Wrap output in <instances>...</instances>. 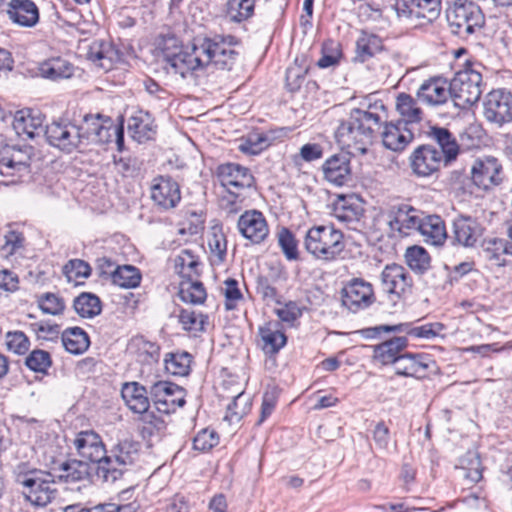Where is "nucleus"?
<instances>
[{"instance_id": "obj_1", "label": "nucleus", "mask_w": 512, "mask_h": 512, "mask_svg": "<svg viewBox=\"0 0 512 512\" xmlns=\"http://www.w3.org/2000/svg\"><path fill=\"white\" fill-rule=\"evenodd\" d=\"M236 43L235 37L231 35L195 38L191 47H182L165 61L166 69L182 78L208 65L221 70H231L238 56V52L233 48Z\"/></svg>"}, {"instance_id": "obj_2", "label": "nucleus", "mask_w": 512, "mask_h": 512, "mask_svg": "<svg viewBox=\"0 0 512 512\" xmlns=\"http://www.w3.org/2000/svg\"><path fill=\"white\" fill-rule=\"evenodd\" d=\"M303 246L314 259L331 262L343 252L344 236L332 225H317L306 231Z\"/></svg>"}, {"instance_id": "obj_3", "label": "nucleus", "mask_w": 512, "mask_h": 512, "mask_svg": "<svg viewBox=\"0 0 512 512\" xmlns=\"http://www.w3.org/2000/svg\"><path fill=\"white\" fill-rule=\"evenodd\" d=\"M215 176L228 194L221 197L220 205L222 209L231 214L236 213L239 210L240 192L254 184V176L247 167L233 162L218 165Z\"/></svg>"}, {"instance_id": "obj_4", "label": "nucleus", "mask_w": 512, "mask_h": 512, "mask_svg": "<svg viewBox=\"0 0 512 512\" xmlns=\"http://www.w3.org/2000/svg\"><path fill=\"white\" fill-rule=\"evenodd\" d=\"M15 481L21 487L24 499L34 506L45 507L57 495L55 481L49 472L38 469L23 471L18 467Z\"/></svg>"}, {"instance_id": "obj_5", "label": "nucleus", "mask_w": 512, "mask_h": 512, "mask_svg": "<svg viewBox=\"0 0 512 512\" xmlns=\"http://www.w3.org/2000/svg\"><path fill=\"white\" fill-rule=\"evenodd\" d=\"M140 443L133 440H122L115 444L96 467V475L103 482H115L138 459Z\"/></svg>"}, {"instance_id": "obj_6", "label": "nucleus", "mask_w": 512, "mask_h": 512, "mask_svg": "<svg viewBox=\"0 0 512 512\" xmlns=\"http://www.w3.org/2000/svg\"><path fill=\"white\" fill-rule=\"evenodd\" d=\"M446 17L451 32L461 38H467L485 23L481 8L471 1H455Z\"/></svg>"}, {"instance_id": "obj_7", "label": "nucleus", "mask_w": 512, "mask_h": 512, "mask_svg": "<svg viewBox=\"0 0 512 512\" xmlns=\"http://www.w3.org/2000/svg\"><path fill=\"white\" fill-rule=\"evenodd\" d=\"M481 85L482 75L472 64H467L464 69L456 72L449 83L455 106L466 108L475 104L482 94Z\"/></svg>"}, {"instance_id": "obj_8", "label": "nucleus", "mask_w": 512, "mask_h": 512, "mask_svg": "<svg viewBox=\"0 0 512 512\" xmlns=\"http://www.w3.org/2000/svg\"><path fill=\"white\" fill-rule=\"evenodd\" d=\"M393 8L400 19L423 26L440 16L441 0H394Z\"/></svg>"}, {"instance_id": "obj_9", "label": "nucleus", "mask_w": 512, "mask_h": 512, "mask_svg": "<svg viewBox=\"0 0 512 512\" xmlns=\"http://www.w3.org/2000/svg\"><path fill=\"white\" fill-rule=\"evenodd\" d=\"M44 135L51 146L66 153L82 146L80 128L70 121H53L46 125Z\"/></svg>"}, {"instance_id": "obj_10", "label": "nucleus", "mask_w": 512, "mask_h": 512, "mask_svg": "<svg viewBox=\"0 0 512 512\" xmlns=\"http://www.w3.org/2000/svg\"><path fill=\"white\" fill-rule=\"evenodd\" d=\"M484 116L487 121L502 126L512 121V93L500 88L490 91L484 99Z\"/></svg>"}, {"instance_id": "obj_11", "label": "nucleus", "mask_w": 512, "mask_h": 512, "mask_svg": "<svg viewBox=\"0 0 512 512\" xmlns=\"http://www.w3.org/2000/svg\"><path fill=\"white\" fill-rule=\"evenodd\" d=\"M31 147L3 146L0 148V175L21 177L29 173Z\"/></svg>"}, {"instance_id": "obj_12", "label": "nucleus", "mask_w": 512, "mask_h": 512, "mask_svg": "<svg viewBox=\"0 0 512 512\" xmlns=\"http://www.w3.org/2000/svg\"><path fill=\"white\" fill-rule=\"evenodd\" d=\"M150 395L155 408L161 413L170 414L185 404V390L171 382L154 383Z\"/></svg>"}, {"instance_id": "obj_13", "label": "nucleus", "mask_w": 512, "mask_h": 512, "mask_svg": "<svg viewBox=\"0 0 512 512\" xmlns=\"http://www.w3.org/2000/svg\"><path fill=\"white\" fill-rule=\"evenodd\" d=\"M150 197L160 209H173L181 201L180 186L171 176H156L151 181Z\"/></svg>"}, {"instance_id": "obj_14", "label": "nucleus", "mask_w": 512, "mask_h": 512, "mask_svg": "<svg viewBox=\"0 0 512 512\" xmlns=\"http://www.w3.org/2000/svg\"><path fill=\"white\" fill-rule=\"evenodd\" d=\"M423 212L407 205H392L386 212L387 224L394 232L408 236L412 231H417Z\"/></svg>"}, {"instance_id": "obj_15", "label": "nucleus", "mask_w": 512, "mask_h": 512, "mask_svg": "<svg viewBox=\"0 0 512 512\" xmlns=\"http://www.w3.org/2000/svg\"><path fill=\"white\" fill-rule=\"evenodd\" d=\"M374 301L373 286L363 279H352L342 290V303L353 313L368 308Z\"/></svg>"}, {"instance_id": "obj_16", "label": "nucleus", "mask_w": 512, "mask_h": 512, "mask_svg": "<svg viewBox=\"0 0 512 512\" xmlns=\"http://www.w3.org/2000/svg\"><path fill=\"white\" fill-rule=\"evenodd\" d=\"M471 173L473 183L483 190L500 185L504 177L501 163L493 156L475 160Z\"/></svg>"}, {"instance_id": "obj_17", "label": "nucleus", "mask_w": 512, "mask_h": 512, "mask_svg": "<svg viewBox=\"0 0 512 512\" xmlns=\"http://www.w3.org/2000/svg\"><path fill=\"white\" fill-rule=\"evenodd\" d=\"M351 114L371 141L380 135L381 129L388 119L387 108L382 101L369 103L366 109H354Z\"/></svg>"}, {"instance_id": "obj_18", "label": "nucleus", "mask_w": 512, "mask_h": 512, "mask_svg": "<svg viewBox=\"0 0 512 512\" xmlns=\"http://www.w3.org/2000/svg\"><path fill=\"white\" fill-rule=\"evenodd\" d=\"M412 278L405 267L398 264H388L381 273V286L385 293L397 300L411 292Z\"/></svg>"}, {"instance_id": "obj_19", "label": "nucleus", "mask_w": 512, "mask_h": 512, "mask_svg": "<svg viewBox=\"0 0 512 512\" xmlns=\"http://www.w3.org/2000/svg\"><path fill=\"white\" fill-rule=\"evenodd\" d=\"M77 454L85 461L100 466L102 459L106 458L107 451L101 436L93 430L81 431L73 440Z\"/></svg>"}, {"instance_id": "obj_20", "label": "nucleus", "mask_w": 512, "mask_h": 512, "mask_svg": "<svg viewBox=\"0 0 512 512\" xmlns=\"http://www.w3.org/2000/svg\"><path fill=\"white\" fill-rule=\"evenodd\" d=\"M416 97L428 107H440L451 98L449 83L442 77H431L422 82L416 91Z\"/></svg>"}, {"instance_id": "obj_21", "label": "nucleus", "mask_w": 512, "mask_h": 512, "mask_svg": "<svg viewBox=\"0 0 512 512\" xmlns=\"http://www.w3.org/2000/svg\"><path fill=\"white\" fill-rule=\"evenodd\" d=\"M240 234L253 244H261L269 235V226L265 216L258 210L245 211L238 219Z\"/></svg>"}, {"instance_id": "obj_22", "label": "nucleus", "mask_w": 512, "mask_h": 512, "mask_svg": "<svg viewBox=\"0 0 512 512\" xmlns=\"http://www.w3.org/2000/svg\"><path fill=\"white\" fill-rule=\"evenodd\" d=\"M335 137L339 145L348 149H353L362 154L366 153L367 147L372 143L364 130L360 128L353 115L348 121L342 122L336 132Z\"/></svg>"}, {"instance_id": "obj_23", "label": "nucleus", "mask_w": 512, "mask_h": 512, "mask_svg": "<svg viewBox=\"0 0 512 512\" xmlns=\"http://www.w3.org/2000/svg\"><path fill=\"white\" fill-rule=\"evenodd\" d=\"M410 160L413 172L422 177L432 175L444 164L441 153L432 145H422L416 148Z\"/></svg>"}, {"instance_id": "obj_24", "label": "nucleus", "mask_w": 512, "mask_h": 512, "mask_svg": "<svg viewBox=\"0 0 512 512\" xmlns=\"http://www.w3.org/2000/svg\"><path fill=\"white\" fill-rule=\"evenodd\" d=\"M86 57L96 67L110 71L121 61V53L110 41L97 39L91 42Z\"/></svg>"}, {"instance_id": "obj_25", "label": "nucleus", "mask_w": 512, "mask_h": 512, "mask_svg": "<svg viewBox=\"0 0 512 512\" xmlns=\"http://www.w3.org/2000/svg\"><path fill=\"white\" fill-rule=\"evenodd\" d=\"M402 121L386 122L380 133L383 145L392 151H403L414 139L413 132Z\"/></svg>"}, {"instance_id": "obj_26", "label": "nucleus", "mask_w": 512, "mask_h": 512, "mask_svg": "<svg viewBox=\"0 0 512 512\" xmlns=\"http://www.w3.org/2000/svg\"><path fill=\"white\" fill-rule=\"evenodd\" d=\"M481 224L470 216H459L453 221V240L463 247H473L482 236Z\"/></svg>"}, {"instance_id": "obj_27", "label": "nucleus", "mask_w": 512, "mask_h": 512, "mask_svg": "<svg viewBox=\"0 0 512 512\" xmlns=\"http://www.w3.org/2000/svg\"><path fill=\"white\" fill-rule=\"evenodd\" d=\"M433 361L426 354L405 353L394 364L395 373L405 377L423 378Z\"/></svg>"}, {"instance_id": "obj_28", "label": "nucleus", "mask_w": 512, "mask_h": 512, "mask_svg": "<svg viewBox=\"0 0 512 512\" xmlns=\"http://www.w3.org/2000/svg\"><path fill=\"white\" fill-rule=\"evenodd\" d=\"M44 116L39 111L22 109L16 112L13 120V128L19 136L33 139L40 136L43 129Z\"/></svg>"}, {"instance_id": "obj_29", "label": "nucleus", "mask_w": 512, "mask_h": 512, "mask_svg": "<svg viewBox=\"0 0 512 512\" xmlns=\"http://www.w3.org/2000/svg\"><path fill=\"white\" fill-rule=\"evenodd\" d=\"M7 14L13 23L22 27H33L39 21V9L32 0H10Z\"/></svg>"}, {"instance_id": "obj_30", "label": "nucleus", "mask_w": 512, "mask_h": 512, "mask_svg": "<svg viewBox=\"0 0 512 512\" xmlns=\"http://www.w3.org/2000/svg\"><path fill=\"white\" fill-rule=\"evenodd\" d=\"M325 179L336 185L343 186L351 180L350 158L344 154L331 156L323 164Z\"/></svg>"}, {"instance_id": "obj_31", "label": "nucleus", "mask_w": 512, "mask_h": 512, "mask_svg": "<svg viewBox=\"0 0 512 512\" xmlns=\"http://www.w3.org/2000/svg\"><path fill=\"white\" fill-rule=\"evenodd\" d=\"M258 333L261 348L266 355H276L287 343V337L277 321H269L260 326Z\"/></svg>"}, {"instance_id": "obj_32", "label": "nucleus", "mask_w": 512, "mask_h": 512, "mask_svg": "<svg viewBox=\"0 0 512 512\" xmlns=\"http://www.w3.org/2000/svg\"><path fill=\"white\" fill-rule=\"evenodd\" d=\"M428 136L433 140L441 149V158L444 160V165H449L452 161L456 160L460 146L455 136L444 127L432 126L428 132Z\"/></svg>"}, {"instance_id": "obj_33", "label": "nucleus", "mask_w": 512, "mask_h": 512, "mask_svg": "<svg viewBox=\"0 0 512 512\" xmlns=\"http://www.w3.org/2000/svg\"><path fill=\"white\" fill-rule=\"evenodd\" d=\"M121 396L127 407L134 413H145L150 407L146 388L137 382L123 384Z\"/></svg>"}, {"instance_id": "obj_34", "label": "nucleus", "mask_w": 512, "mask_h": 512, "mask_svg": "<svg viewBox=\"0 0 512 512\" xmlns=\"http://www.w3.org/2000/svg\"><path fill=\"white\" fill-rule=\"evenodd\" d=\"M418 232L425 238L427 243L441 245L447 238L444 220L438 215H422Z\"/></svg>"}, {"instance_id": "obj_35", "label": "nucleus", "mask_w": 512, "mask_h": 512, "mask_svg": "<svg viewBox=\"0 0 512 512\" xmlns=\"http://www.w3.org/2000/svg\"><path fill=\"white\" fill-rule=\"evenodd\" d=\"M408 344L407 337L399 336L376 345L373 350V357L382 365L395 364L402 354L401 351Z\"/></svg>"}, {"instance_id": "obj_36", "label": "nucleus", "mask_w": 512, "mask_h": 512, "mask_svg": "<svg viewBox=\"0 0 512 512\" xmlns=\"http://www.w3.org/2000/svg\"><path fill=\"white\" fill-rule=\"evenodd\" d=\"M39 74L50 80L68 79L73 76L75 67L62 57H52L39 64Z\"/></svg>"}, {"instance_id": "obj_37", "label": "nucleus", "mask_w": 512, "mask_h": 512, "mask_svg": "<svg viewBox=\"0 0 512 512\" xmlns=\"http://www.w3.org/2000/svg\"><path fill=\"white\" fill-rule=\"evenodd\" d=\"M419 100L407 93H399L396 97L395 107L405 124L419 123L423 119V111L419 106Z\"/></svg>"}, {"instance_id": "obj_38", "label": "nucleus", "mask_w": 512, "mask_h": 512, "mask_svg": "<svg viewBox=\"0 0 512 512\" xmlns=\"http://www.w3.org/2000/svg\"><path fill=\"white\" fill-rule=\"evenodd\" d=\"M156 126L149 113L140 111L128 120V129L131 136L138 143L153 139L156 134Z\"/></svg>"}, {"instance_id": "obj_39", "label": "nucleus", "mask_w": 512, "mask_h": 512, "mask_svg": "<svg viewBox=\"0 0 512 512\" xmlns=\"http://www.w3.org/2000/svg\"><path fill=\"white\" fill-rule=\"evenodd\" d=\"M394 330L412 338L431 340L439 336L443 337L442 332L445 330V325L440 322H430L415 326L413 323L406 322L396 324Z\"/></svg>"}, {"instance_id": "obj_40", "label": "nucleus", "mask_w": 512, "mask_h": 512, "mask_svg": "<svg viewBox=\"0 0 512 512\" xmlns=\"http://www.w3.org/2000/svg\"><path fill=\"white\" fill-rule=\"evenodd\" d=\"M485 257L497 266L505 265V256L512 254V247L507 240L498 237H488L483 241Z\"/></svg>"}, {"instance_id": "obj_41", "label": "nucleus", "mask_w": 512, "mask_h": 512, "mask_svg": "<svg viewBox=\"0 0 512 512\" xmlns=\"http://www.w3.org/2000/svg\"><path fill=\"white\" fill-rule=\"evenodd\" d=\"M383 50V41L375 34L363 31L356 41V55L361 62L369 60Z\"/></svg>"}, {"instance_id": "obj_42", "label": "nucleus", "mask_w": 512, "mask_h": 512, "mask_svg": "<svg viewBox=\"0 0 512 512\" xmlns=\"http://www.w3.org/2000/svg\"><path fill=\"white\" fill-rule=\"evenodd\" d=\"M61 338L65 349L75 355L84 353L90 345L87 333L80 327L67 328Z\"/></svg>"}, {"instance_id": "obj_43", "label": "nucleus", "mask_w": 512, "mask_h": 512, "mask_svg": "<svg viewBox=\"0 0 512 512\" xmlns=\"http://www.w3.org/2000/svg\"><path fill=\"white\" fill-rule=\"evenodd\" d=\"M175 270L183 279H193L200 274L199 258L189 249H183L175 257Z\"/></svg>"}, {"instance_id": "obj_44", "label": "nucleus", "mask_w": 512, "mask_h": 512, "mask_svg": "<svg viewBox=\"0 0 512 512\" xmlns=\"http://www.w3.org/2000/svg\"><path fill=\"white\" fill-rule=\"evenodd\" d=\"M90 466L84 460L72 459L60 465L59 479L66 483H75L88 479Z\"/></svg>"}, {"instance_id": "obj_45", "label": "nucleus", "mask_w": 512, "mask_h": 512, "mask_svg": "<svg viewBox=\"0 0 512 512\" xmlns=\"http://www.w3.org/2000/svg\"><path fill=\"white\" fill-rule=\"evenodd\" d=\"M130 349H135L136 360L142 364L152 365L158 362L160 357L159 346L143 338L133 340Z\"/></svg>"}, {"instance_id": "obj_46", "label": "nucleus", "mask_w": 512, "mask_h": 512, "mask_svg": "<svg viewBox=\"0 0 512 512\" xmlns=\"http://www.w3.org/2000/svg\"><path fill=\"white\" fill-rule=\"evenodd\" d=\"M335 217L345 223L359 221L363 208L353 198L340 199L334 209Z\"/></svg>"}, {"instance_id": "obj_47", "label": "nucleus", "mask_w": 512, "mask_h": 512, "mask_svg": "<svg viewBox=\"0 0 512 512\" xmlns=\"http://www.w3.org/2000/svg\"><path fill=\"white\" fill-rule=\"evenodd\" d=\"M142 274L133 265H122L114 271L113 284L126 289L136 288L140 285Z\"/></svg>"}, {"instance_id": "obj_48", "label": "nucleus", "mask_w": 512, "mask_h": 512, "mask_svg": "<svg viewBox=\"0 0 512 512\" xmlns=\"http://www.w3.org/2000/svg\"><path fill=\"white\" fill-rule=\"evenodd\" d=\"M179 296L186 303L202 304L206 300L207 293L201 282L183 279L180 283Z\"/></svg>"}, {"instance_id": "obj_49", "label": "nucleus", "mask_w": 512, "mask_h": 512, "mask_svg": "<svg viewBox=\"0 0 512 512\" xmlns=\"http://www.w3.org/2000/svg\"><path fill=\"white\" fill-rule=\"evenodd\" d=\"M74 309L83 318H93L101 312V302L93 294L82 293L75 298Z\"/></svg>"}, {"instance_id": "obj_50", "label": "nucleus", "mask_w": 512, "mask_h": 512, "mask_svg": "<svg viewBox=\"0 0 512 512\" xmlns=\"http://www.w3.org/2000/svg\"><path fill=\"white\" fill-rule=\"evenodd\" d=\"M165 369L174 376H186L190 372L192 356L187 352L169 354L165 360Z\"/></svg>"}, {"instance_id": "obj_51", "label": "nucleus", "mask_w": 512, "mask_h": 512, "mask_svg": "<svg viewBox=\"0 0 512 512\" xmlns=\"http://www.w3.org/2000/svg\"><path fill=\"white\" fill-rule=\"evenodd\" d=\"M178 320L183 329L190 332H203L208 324V316L192 309H182Z\"/></svg>"}, {"instance_id": "obj_52", "label": "nucleus", "mask_w": 512, "mask_h": 512, "mask_svg": "<svg viewBox=\"0 0 512 512\" xmlns=\"http://www.w3.org/2000/svg\"><path fill=\"white\" fill-rule=\"evenodd\" d=\"M407 265L416 273L423 274L430 268V256L428 252L420 246L407 248L405 253Z\"/></svg>"}, {"instance_id": "obj_53", "label": "nucleus", "mask_w": 512, "mask_h": 512, "mask_svg": "<svg viewBox=\"0 0 512 512\" xmlns=\"http://www.w3.org/2000/svg\"><path fill=\"white\" fill-rule=\"evenodd\" d=\"M341 58L340 43L329 39L322 44L321 57L317 61V66L322 69L334 67L340 63Z\"/></svg>"}, {"instance_id": "obj_54", "label": "nucleus", "mask_w": 512, "mask_h": 512, "mask_svg": "<svg viewBox=\"0 0 512 512\" xmlns=\"http://www.w3.org/2000/svg\"><path fill=\"white\" fill-rule=\"evenodd\" d=\"M255 0H228L227 16L233 22H242L254 13Z\"/></svg>"}, {"instance_id": "obj_55", "label": "nucleus", "mask_w": 512, "mask_h": 512, "mask_svg": "<svg viewBox=\"0 0 512 512\" xmlns=\"http://www.w3.org/2000/svg\"><path fill=\"white\" fill-rule=\"evenodd\" d=\"M26 367L35 372L46 375L52 366V358L49 352L42 349H35L25 358Z\"/></svg>"}, {"instance_id": "obj_56", "label": "nucleus", "mask_w": 512, "mask_h": 512, "mask_svg": "<svg viewBox=\"0 0 512 512\" xmlns=\"http://www.w3.org/2000/svg\"><path fill=\"white\" fill-rule=\"evenodd\" d=\"M183 47L181 41L174 34H161L155 39V48L158 56L165 62Z\"/></svg>"}, {"instance_id": "obj_57", "label": "nucleus", "mask_w": 512, "mask_h": 512, "mask_svg": "<svg viewBox=\"0 0 512 512\" xmlns=\"http://www.w3.org/2000/svg\"><path fill=\"white\" fill-rule=\"evenodd\" d=\"M221 290L225 297L224 306L228 311L237 309L239 304L244 301L243 293L236 279H226Z\"/></svg>"}, {"instance_id": "obj_58", "label": "nucleus", "mask_w": 512, "mask_h": 512, "mask_svg": "<svg viewBox=\"0 0 512 512\" xmlns=\"http://www.w3.org/2000/svg\"><path fill=\"white\" fill-rule=\"evenodd\" d=\"M278 245L289 261L299 260L298 241L288 228H282L277 234Z\"/></svg>"}, {"instance_id": "obj_59", "label": "nucleus", "mask_w": 512, "mask_h": 512, "mask_svg": "<svg viewBox=\"0 0 512 512\" xmlns=\"http://www.w3.org/2000/svg\"><path fill=\"white\" fill-rule=\"evenodd\" d=\"M62 271L67 281L75 284H77L80 279L88 278L91 274L89 264L80 259L69 260L63 266Z\"/></svg>"}, {"instance_id": "obj_60", "label": "nucleus", "mask_w": 512, "mask_h": 512, "mask_svg": "<svg viewBox=\"0 0 512 512\" xmlns=\"http://www.w3.org/2000/svg\"><path fill=\"white\" fill-rule=\"evenodd\" d=\"M250 398L243 392L238 393L227 406L225 419L230 422L239 421L250 410Z\"/></svg>"}, {"instance_id": "obj_61", "label": "nucleus", "mask_w": 512, "mask_h": 512, "mask_svg": "<svg viewBox=\"0 0 512 512\" xmlns=\"http://www.w3.org/2000/svg\"><path fill=\"white\" fill-rule=\"evenodd\" d=\"M270 146L267 135L263 133H252L240 144L239 149L245 154L257 155Z\"/></svg>"}, {"instance_id": "obj_62", "label": "nucleus", "mask_w": 512, "mask_h": 512, "mask_svg": "<svg viewBox=\"0 0 512 512\" xmlns=\"http://www.w3.org/2000/svg\"><path fill=\"white\" fill-rule=\"evenodd\" d=\"M219 443V435L215 430L204 428L193 438V449L202 453L209 452Z\"/></svg>"}, {"instance_id": "obj_63", "label": "nucleus", "mask_w": 512, "mask_h": 512, "mask_svg": "<svg viewBox=\"0 0 512 512\" xmlns=\"http://www.w3.org/2000/svg\"><path fill=\"white\" fill-rule=\"evenodd\" d=\"M208 246L214 258V262L222 263L227 252V240L221 230H214L208 238Z\"/></svg>"}, {"instance_id": "obj_64", "label": "nucleus", "mask_w": 512, "mask_h": 512, "mask_svg": "<svg viewBox=\"0 0 512 512\" xmlns=\"http://www.w3.org/2000/svg\"><path fill=\"white\" fill-rule=\"evenodd\" d=\"M25 238L22 233L11 230L4 236V244L1 247V253L5 258H9L24 248Z\"/></svg>"}]
</instances>
